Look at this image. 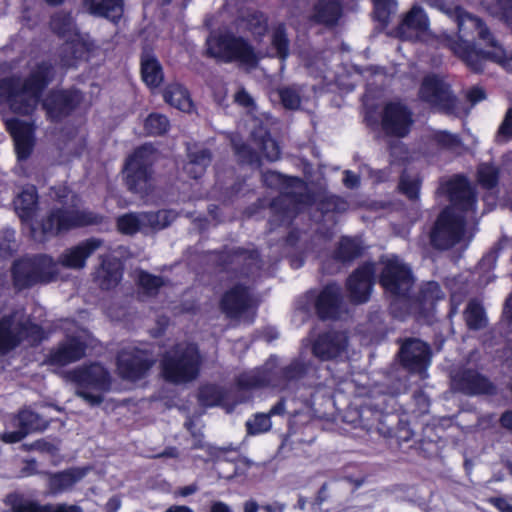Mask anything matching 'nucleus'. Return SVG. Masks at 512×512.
Listing matches in <instances>:
<instances>
[{"mask_svg": "<svg viewBox=\"0 0 512 512\" xmlns=\"http://www.w3.org/2000/svg\"><path fill=\"white\" fill-rule=\"evenodd\" d=\"M55 77V65L49 60H42L24 78H1L0 99L4 100L13 113L20 116H31L41 103L46 119L51 123H61L80 107L84 94L76 86H70L52 88L43 97Z\"/></svg>", "mask_w": 512, "mask_h": 512, "instance_id": "f257e3e1", "label": "nucleus"}, {"mask_svg": "<svg viewBox=\"0 0 512 512\" xmlns=\"http://www.w3.org/2000/svg\"><path fill=\"white\" fill-rule=\"evenodd\" d=\"M442 43L474 73L484 71L486 60L498 64L508 60L486 23L470 13L458 17L457 36L445 35Z\"/></svg>", "mask_w": 512, "mask_h": 512, "instance_id": "f03ea898", "label": "nucleus"}, {"mask_svg": "<svg viewBox=\"0 0 512 512\" xmlns=\"http://www.w3.org/2000/svg\"><path fill=\"white\" fill-rule=\"evenodd\" d=\"M400 406L393 395L382 394L369 403L360 406L358 417L368 431L376 430L384 438H395L401 445L413 438L409 422L398 413Z\"/></svg>", "mask_w": 512, "mask_h": 512, "instance_id": "7ed1b4c3", "label": "nucleus"}, {"mask_svg": "<svg viewBox=\"0 0 512 512\" xmlns=\"http://www.w3.org/2000/svg\"><path fill=\"white\" fill-rule=\"evenodd\" d=\"M158 150L151 143L136 147L125 159L122 178L126 189L140 198L150 196L155 190V165Z\"/></svg>", "mask_w": 512, "mask_h": 512, "instance_id": "20e7f679", "label": "nucleus"}, {"mask_svg": "<svg viewBox=\"0 0 512 512\" xmlns=\"http://www.w3.org/2000/svg\"><path fill=\"white\" fill-rule=\"evenodd\" d=\"M58 274L57 262L46 253L25 254L11 265L12 285L17 291L49 284Z\"/></svg>", "mask_w": 512, "mask_h": 512, "instance_id": "39448f33", "label": "nucleus"}, {"mask_svg": "<svg viewBox=\"0 0 512 512\" xmlns=\"http://www.w3.org/2000/svg\"><path fill=\"white\" fill-rule=\"evenodd\" d=\"M202 356L194 344L175 345L165 352L160 361L163 379L171 384H186L200 374Z\"/></svg>", "mask_w": 512, "mask_h": 512, "instance_id": "423d86ee", "label": "nucleus"}, {"mask_svg": "<svg viewBox=\"0 0 512 512\" xmlns=\"http://www.w3.org/2000/svg\"><path fill=\"white\" fill-rule=\"evenodd\" d=\"M378 283L384 295L389 299V313L394 317L393 304L401 306L408 294L412 292L415 277L411 267L397 256L383 262L378 276Z\"/></svg>", "mask_w": 512, "mask_h": 512, "instance_id": "0eeeda50", "label": "nucleus"}, {"mask_svg": "<svg viewBox=\"0 0 512 512\" xmlns=\"http://www.w3.org/2000/svg\"><path fill=\"white\" fill-rule=\"evenodd\" d=\"M207 55L224 63L239 62L251 68L257 67L260 61L247 39L229 31L219 33L208 41Z\"/></svg>", "mask_w": 512, "mask_h": 512, "instance_id": "6e6552de", "label": "nucleus"}, {"mask_svg": "<svg viewBox=\"0 0 512 512\" xmlns=\"http://www.w3.org/2000/svg\"><path fill=\"white\" fill-rule=\"evenodd\" d=\"M104 216L88 210L52 208L40 221V230L44 238L56 237L74 228L100 225Z\"/></svg>", "mask_w": 512, "mask_h": 512, "instance_id": "1a4fd4ad", "label": "nucleus"}, {"mask_svg": "<svg viewBox=\"0 0 512 512\" xmlns=\"http://www.w3.org/2000/svg\"><path fill=\"white\" fill-rule=\"evenodd\" d=\"M444 298L441 286L436 281L423 283L416 294L411 292L401 306L393 304L395 319L404 321L409 316L426 319L434 314L438 301Z\"/></svg>", "mask_w": 512, "mask_h": 512, "instance_id": "9d476101", "label": "nucleus"}, {"mask_svg": "<svg viewBox=\"0 0 512 512\" xmlns=\"http://www.w3.org/2000/svg\"><path fill=\"white\" fill-rule=\"evenodd\" d=\"M70 378L78 387V395L92 406L100 405L104 398L101 394H94L90 390L106 392L111 386L108 370L98 362L75 368L70 372Z\"/></svg>", "mask_w": 512, "mask_h": 512, "instance_id": "9b49d317", "label": "nucleus"}, {"mask_svg": "<svg viewBox=\"0 0 512 512\" xmlns=\"http://www.w3.org/2000/svg\"><path fill=\"white\" fill-rule=\"evenodd\" d=\"M14 316L4 315L0 318V354L8 353L26 341L36 347L45 339V331L40 324L30 319L19 321L13 330Z\"/></svg>", "mask_w": 512, "mask_h": 512, "instance_id": "f8f14e48", "label": "nucleus"}, {"mask_svg": "<svg viewBox=\"0 0 512 512\" xmlns=\"http://www.w3.org/2000/svg\"><path fill=\"white\" fill-rule=\"evenodd\" d=\"M466 216L453 207H444L429 233L430 244L437 250H447L459 243L464 235Z\"/></svg>", "mask_w": 512, "mask_h": 512, "instance_id": "ddd939ff", "label": "nucleus"}, {"mask_svg": "<svg viewBox=\"0 0 512 512\" xmlns=\"http://www.w3.org/2000/svg\"><path fill=\"white\" fill-rule=\"evenodd\" d=\"M419 97L439 113L455 115L458 112L459 99L450 86L436 75L424 77L419 88Z\"/></svg>", "mask_w": 512, "mask_h": 512, "instance_id": "4468645a", "label": "nucleus"}, {"mask_svg": "<svg viewBox=\"0 0 512 512\" xmlns=\"http://www.w3.org/2000/svg\"><path fill=\"white\" fill-rule=\"evenodd\" d=\"M400 348L397 354L401 367L410 374L422 375L432 361L430 345L414 337L399 339Z\"/></svg>", "mask_w": 512, "mask_h": 512, "instance_id": "2eb2a0df", "label": "nucleus"}, {"mask_svg": "<svg viewBox=\"0 0 512 512\" xmlns=\"http://www.w3.org/2000/svg\"><path fill=\"white\" fill-rule=\"evenodd\" d=\"M155 361L147 350L133 347L122 349L117 354L116 364L120 377L128 381L143 379Z\"/></svg>", "mask_w": 512, "mask_h": 512, "instance_id": "dca6fc26", "label": "nucleus"}, {"mask_svg": "<svg viewBox=\"0 0 512 512\" xmlns=\"http://www.w3.org/2000/svg\"><path fill=\"white\" fill-rule=\"evenodd\" d=\"M446 192L450 205L457 213H469L477 210L478 196L476 189L471 185L468 178L463 174H457L449 179L446 184Z\"/></svg>", "mask_w": 512, "mask_h": 512, "instance_id": "f3484780", "label": "nucleus"}, {"mask_svg": "<svg viewBox=\"0 0 512 512\" xmlns=\"http://www.w3.org/2000/svg\"><path fill=\"white\" fill-rule=\"evenodd\" d=\"M413 125L411 110L400 102H388L381 113V128L389 137H406Z\"/></svg>", "mask_w": 512, "mask_h": 512, "instance_id": "a211bd4d", "label": "nucleus"}, {"mask_svg": "<svg viewBox=\"0 0 512 512\" xmlns=\"http://www.w3.org/2000/svg\"><path fill=\"white\" fill-rule=\"evenodd\" d=\"M307 193L284 191L273 198L270 203L271 216L269 224L271 229L290 225L297 214V206L306 202Z\"/></svg>", "mask_w": 512, "mask_h": 512, "instance_id": "6ab92c4d", "label": "nucleus"}, {"mask_svg": "<svg viewBox=\"0 0 512 512\" xmlns=\"http://www.w3.org/2000/svg\"><path fill=\"white\" fill-rule=\"evenodd\" d=\"M375 283V265L367 261L359 265L346 279V290L353 304L369 301Z\"/></svg>", "mask_w": 512, "mask_h": 512, "instance_id": "aec40b11", "label": "nucleus"}, {"mask_svg": "<svg viewBox=\"0 0 512 512\" xmlns=\"http://www.w3.org/2000/svg\"><path fill=\"white\" fill-rule=\"evenodd\" d=\"M452 384L457 392L467 396L497 394L496 385L485 375L473 368H464L452 378Z\"/></svg>", "mask_w": 512, "mask_h": 512, "instance_id": "412c9836", "label": "nucleus"}, {"mask_svg": "<svg viewBox=\"0 0 512 512\" xmlns=\"http://www.w3.org/2000/svg\"><path fill=\"white\" fill-rule=\"evenodd\" d=\"M6 129L13 138L17 161H27L36 144L34 123L11 118L6 121Z\"/></svg>", "mask_w": 512, "mask_h": 512, "instance_id": "4be33fe9", "label": "nucleus"}, {"mask_svg": "<svg viewBox=\"0 0 512 512\" xmlns=\"http://www.w3.org/2000/svg\"><path fill=\"white\" fill-rule=\"evenodd\" d=\"M343 295L336 282L327 283L314 301L315 314L321 321L338 320L343 312Z\"/></svg>", "mask_w": 512, "mask_h": 512, "instance_id": "5701e85b", "label": "nucleus"}, {"mask_svg": "<svg viewBox=\"0 0 512 512\" xmlns=\"http://www.w3.org/2000/svg\"><path fill=\"white\" fill-rule=\"evenodd\" d=\"M87 348V343L81 337L67 335L57 346L50 349L46 362L52 366H67L83 359Z\"/></svg>", "mask_w": 512, "mask_h": 512, "instance_id": "b1692460", "label": "nucleus"}, {"mask_svg": "<svg viewBox=\"0 0 512 512\" xmlns=\"http://www.w3.org/2000/svg\"><path fill=\"white\" fill-rule=\"evenodd\" d=\"M13 426L17 429L4 432L2 435V440L5 443L15 444L32 432L44 431L48 428L49 421L30 409H23L13 419Z\"/></svg>", "mask_w": 512, "mask_h": 512, "instance_id": "393cba45", "label": "nucleus"}, {"mask_svg": "<svg viewBox=\"0 0 512 512\" xmlns=\"http://www.w3.org/2000/svg\"><path fill=\"white\" fill-rule=\"evenodd\" d=\"M348 338L338 331L320 333L312 344V354L322 360H332L340 356L347 348Z\"/></svg>", "mask_w": 512, "mask_h": 512, "instance_id": "a878e982", "label": "nucleus"}, {"mask_svg": "<svg viewBox=\"0 0 512 512\" xmlns=\"http://www.w3.org/2000/svg\"><path fill=\"white\" fill-rule=\"evenodd\" d=\"M94 45L85 40L79 31H75L60 48V61L65 67H77L80 61H88Z\"/></svg>", "mask_w": 512, "mask_h": 512, "instance_id": "bb28decb", "label": "nucleus"}, {"mask_svg": "<svg viewBox=\"0 0 512 512\" xmlns=\"http://www.w3.org/2000/svg\"><path fill=\"white\" fill-rule=\"evenodd\" d=\"M103 244V240L95 237L85 239L75 246L67 248L60 256L59 263L69 269H83L87 259Z\"/></svg>", "mask_w": 512, "mask_h": 512, "instance_id": "cd10ccee", "label": "nucleus"}, {"mask_svg": "<svg viewBox=\"0 0 512 512\" xmlns=\"http://www.w3.org/2000/svg\"><path fill=\"white\" fill-rule=\"evenodd\" d=\"M249 288L237 283L226 290L220 299V308L228 317H238L249 308Z\"/></svg>", "mask_w": 512, "mask_h": 512, "instance_id": "c85d7f7f", "label": "nucleus"}, {"mask_svg": "<svg viewBox=\"0 0 512 512\" xmlns=\"http://www.w3.org/2000/svg\"><path fill=\"white\" fill-rule=\"evenodd\" d=\"M38 192L34 185H26L14 197L13 207L21 223H32L38 209Z\"/></svg>", "mask_w": 512, "mask_h": 512, "instance_id": "c756f323", "label": "nucleus"}, {"mask_svg": "<svg viewBox=\"0 0 512 512\" xmlns=\"http://www.w3.org/2000/svg\"><path fill=\"white\" fill-rule=\"evenodd\" d=\"M140 75L150 89L158 88L164 82L163 67L152 51L144 49L140 54Z\"/></svg>", "mask_w": 512, "mask_h": 512, "instance_id": "7c9ffc66", "label": "nucleus"}, {"mask_svg": "<svg viewBox=\"0 0 512 512\" xmlns=\"http://www.w3.org/2000/svg\"><path fill=\"white\" fill-rule=\"evenodd\" d=\"M429 27V21L424 9L414 5L402 18L396 27L397 35L402 40L412 37L410 31L425 32Z\"/></svg>", "mask_w": 512, "mask_h": 512, "instance_id": "2f4dec72", "label": "nucleus"}, {"mask_svg": "<svg viewBox=\"0 0 512 512\" xmlns=\"http://www.w3.org/2000/svg\"><path fill=\"white\" fill-rule=\"evenodd\" d=\"M311 369V364L301 359H293L275 373V385L282 389L298 383L305 378Z\"/></svg>", "mask_w": 512, "mask_h": 512, "instance_id": "473e14b6", "label": "nucleus"}, {"mask_svg": "<svg viewBox=\"0 0 512 512\" xmlns=\"http://www.w3.org/2000/svg\"><path fill=\"white\" fill-rule=\"evenodd\" d=\"M364 251L365 247L359 238L343 235L332 251V258L343 265L350 264L362 257Z\"/></svg>", "mask_w": 512, "mask_h": 512, "instance_id": "72a5a7b5", "label": "nucleus"}, {"mask_svg": "<svg viewBox=\"0 0 512 512\" xmlns=\"http://www.w3.org/2000/svg\"><path fill=\"white\" fill-rule=\"evenodd\" d=\"M83 6L90 15L118 23L124 12L123 0H83Z\"/></svg>", "mask_w": 512, "mask_h": 512, "instance_id": "f704fd0d", "label": "nucleus"}, {"mask_svg": "<svg viewBox=\"0 0 512 512\" xmlns=\"http://www.w3.org/2000/svg\"><path fill=\"white\" fill-rule=\"evenodd\" d=\"M123 277L121 263L115 258L102 257L100 267L96 271L95 281L102 290L115 288Z\"/></svg>", "mask_w": 512, "mask_h": 512, "instance_id": "c9c22d12", "label": "nucleus"}, {"mask_svg": "<svg viewBox=\"0 0 512 512\" xmlns=\"http://www.w3.org/2000/svg\"><path fill=\"white\" fill-rule=\"evenodd\" d=\"M47 486L52 494H59L73 487L85 476L81 468H68L58 472H45Z\"/></svg>", "mask_w": 512, "mask_h": 512, "instance_id": "e433bc0d", "label": "nucleus"}, {"mask_svg": "<svg viewBox=\"0 0 512 512\" xmlns=\"http://www.w3.org/2000/svg\"><path fill=\"white\" fill-rule=\"evenodd\" d=\"M313 10V21L327 27L335 26L343 13L342 4L339 0H318Z\"/></svg>", "mask_w": 512, "mask_h": 512, "instance_id": "4c0bfd02", "label": "nucleus"}, {"mask_svg": "<svg viewBox=\"0 0 512 512\" xmlns=\"http://www.w3.org/2000/svg\"><path fill=\"white\" fill-rule=\"evenodd\" d=\"M261 181L263 186L274 190L294 188L303 184V180L298 176H289L274 170L262 171Z\"/></svg>", "mask_w": 512, "mask_h": 512, "instance_id": "58836bf2", "label": "nucleus"}, {"mask_svg": "<svg viewBox=\"0 0 512 512\" xmlns=\"http://www.w3.org/2000/svg\"><path fill=\"white\" fill-rule=\"evenodd\" d=\"M226 397V390L214 383L202 384L198 388V402L201 406L205 408L223 405Z\"/></svg>", "mask_w": 512, "mask_h": 512, "instance_id": "ea45409f", "label": "nucleus"}, {"mask_svg": "<svg viewBox=\"0 0 512 512\" xmlns=\"http://www.w3.org/2000/svg\"><path fill=\"white\" fill-rule=\"evenodd\" d=\"M163 98L181 111H189L193 105L188 90L180 84H169L163 91Z\"/></svg>", "mask_w": 512, "mask_h": 512, "instance_id": "a19ab883", "label": "nucleus"}, {"mask_svg": "<svg viewBox=\"0 0 512 512\" xmlns=\"http://www.w3.org/2000/svg\"><path fill=\"white\" fill-rule=\"evenodd\" d=\"M4 503L10 508L11 512H48L46 504H40L35 500L25 499L24 496L17 492L9 493Z\"/></svg>", "mask_w": 512, "mask_h": 512, "instance_id": "79ce46f5", "label": "nucleus"}, {"mask_svg": "<svg viewBox=\"0 0 512 512\" xmlns=\"http://www.w3.org/2000/svg\"><path fill=\"white\" fill-rule=\"evenodd\" d=\"M479 185L486 190H492L499 184L500 171L491 163H481L476 172Z\"/></svg>", "mask_w": 512, "mask_h": 512, "instance_id": "37998d69", "label": "nucleus"}, {"mask_svg": "<svg viewBox=\"0 0 512 512\" xmlns=\"http://www.w3.org/2000/svg\"><path fill=\"white\" fill-rule=\"evenodd\" d=\"M464 318L467 327L470 330H480L486 326V315L483 306L476 302L470 301L465 309Z\"/></svg>", "mask_w": 512, "mask_h": 512, "instance_id": "c03bdc74", "label": "nucleus"}, {"mask_svg": "<svg viewBox=\"0 0 512 512\" xmlns=\"http://www.w3.org/2000/svg\"><path fill=\"white\" fill-rule=\"evenodd\" d=\"M271 45L276 50V55L280 60H286L289 56L290 40L287 35L284 23H279L272 32Z\"/></svg>", "mask_w": 512, "mask_h": 512, "instance_id": "a18cd8bd", "label": "nucleus"}, {"mask_svg": "<svg viewBox=\"0 0 512 512\" xmlns=\"http://www.w3.org/2000/svg\"><path fill=\"white\" fill-rule=\"evenodd\" d=\"M169 129L168 117L160 113H150L144 121V130L148 136H163Z\"/></svg>", "mask_w": 512, "mask_h": 512, "instance_id": "49530a36", "label": "nucleus"}, {"mask_svg": "<svg viewBox=\"0 0 512 512\" xmlns=\"http://www.w3.org/2000/svg\"><path fill=\"white\" fill-rule=\"evenodd\" d=\"M143 218L148 226L153 229L161 230L172 224L176 218V214L172 210L162 209L155 212H146L143 214Z\"/></svg>", "mask_w": 512, "mask_h": 512, "instance_id": "de8ad7c7", "label": "nucleus"}, {"mask_svg": "<svg viewBox=\"0 0 512 512\" xmlns=\"http://www.w3.org/2000/svg\"><path fill=\"white\" fill-rule=\"evenodd\" d=\"M236 384L241 390H252L269 386L270 379L260 372L243 373L237 377Z\"/></svg>", "mask_w": 512, "mask_h": 512, "instance_id": "09e8293b", "label": "nucleus"}, {"mask_svg": "<svg viewBox=\"0 0 512 512\" xmlns=\"http://www.w3.org/2000/svg\"><path fill=\"white\" fill-rule=\"evenodd\" d=\"M244 251L240 255L243 264L241 268V274L245 277H249L255 271L260 270L262 267V258L257 248L248 249L244 247Z\"/></svg>", "mask_w": 512, "mask_h": 512, "instance_id": "8fccbe9b", "label": "nucleus"}, {"mask_svg": "<svg viewBox=\"0 0 512 512\" xmlns=\"http://www.w3.org/2000/svg\"><path fill=\"white\" fill-rule=\"evenodd\" d=\"M374 19L383 26L388 25L392 14L396 11V0H372Z\"/></svg>", "mask_w": 512, "mask_h": 512, "instance_id": "3c124183", "label": "nucleus"}, {"mask_svg": "<svg viewBox=\"0 0 512 512\" xmlns=\"http://www.w3.org/2000/svg\"><path fill=\"white\" fill-rule=\"evenodd\" d=\"M137 285L143 289L146 295L155 296L164 285V281L161 276L141 270L138 274Z\"/></svg>", "mask_w": 512, "mask_h": 512, "instance_id": "603ef678", "label": "nucleus"}, {"mask_svg": "<svg viewBox=\"0 0 512 512\" xmlns=\"http://www.w3.org/2000/svg\"><path fill=\"white\" fill-rule=\"evenodd\" d=\"M73 18L70 13L60 12L51 17L50 27L59 38L70 35L73 29Z\"/></svg>", "mask_w": 512, "mask_h": 512, "instance_id": "864d4df0", "label": "nucleus"}, {"mask_svg": "<svg viewBox=\"0 0 512 512\" xmlns=\"http://www.w3.org/2000/svg\"><path fill=\"white\" fill-rule=\"evenodd\" d=\"M249 31L258 38H263L268 32V17L261 11H254L246 19Z\"/></svg>", "mask_w": 512, "mask_h": 512, "instance_id": "5fc2aeb1", "label": "nucleus"}, {"mask_svg": "<svg viewBox=\"0 0 512 512\" xmlns=\"http://www.w3.org/2000/svg\"><path fill=\"white\" fill-rule=\"evenodd\" d=\"M233 148L235 156L240 164L261 165L259 154L248 144L244 142L234 143Z\"/></svg>", "mask_w": 512, "mask_h": 512, "instance_id": "6e6d98bb", "label": "nucleus"}, {"mask_svg": "<svg viewBox=\"0 0 512 512\" xmlns=\"http://www.w3.org/2000/svg\"><path fill=\"white\" fill-rule=\"evenodd\" d=\"M398 189L400 193L405 195L409 200H418L421 189V180L419 178H410L408 175L402 174L399 179Z\"/></svg>", "mask_w": 512, "mask_h": 512, "instance_id": "4d7b16f0", "label": "nucleus"}, {"mask_svg": "<svg viewBox=\"0 0 512 512\" xmlns=\"http://www.w3.org/2000/svg\"><path fill=\"white\" fill-rule=\"evenodd\" d=\"M117 230L124 235H134L141 228V221L134 213H126L117 218Z\"/></svg>", "mask_w": 512, "mask_h": 512, "instance_id": "13d9d810", "label": "nucleus"}, {"mask_svg": "<svg viewBox=\"0 0 512 512\" xmlns=\"http://www.w3.org/2000/svg\"><path fill=\"white\" fill-rule=\"evenodd\" d=\"M433 142L442 149L453 150L462 145L460 137L449 131H437L432 136Z\"/></svg>", "mask_w": 512, "mask_h": 512, "instance_id": "bf43d9fd", "label": "nucleus"}, {"mask_svg": "<svg viewBox=\"0 0 512 512\" xmlns=\"http://www.w3.org/2000/svg\"><path fill=\"white\" fill-rule=\"evenodd\" d=\"M212 161V153L209 149L203 148L198 151L188 153V162L190 164L198 165V175H204L207 167Z\"/></svg>", "mask_w": 512, "mask_h": 512, "instance_id": "052dcab7", "label": "nucleus"}, {"mask_svg": "<svg viewBox=\"0 0 512 512\" xmlns=\"http://www.w3.org/2000/svg\"><path fill=\"white\" fill-rule=\"evenodd\" d=\"M280 102L288 110H296L300 107L301 98L298 92L290 87H284L278 91Z\"/></svg>", "mask_w": 512, "mask_h": 512, "instance_id": "680f3d73", "label": "nucleus"}, {"mask_svg": "<svg viewBox=\"0 0 512 512\" xmlns=\"http://www.w3.org/2000/svg\"><path fill=\"white\" fill-rule=\"evenodd\" d=\"M285 505L279 502L258 505L256 501L249 500L244 504V512H284Z\"/></svg>", "mask_w": 512, "mask_h": 512, "instance_id": "e2e57ef3", "label": "nucleus"}, {"mask_svg": "<svg viewBox=\"0 0 512 512\" xmlns=\"http://www.w3.org/2000/svg\"><path fill=\"white\" fill-rule=\"evenodd\" d=\"M247 431L250 434L266 432L271 427L269 414H256L253 423L247 422Z\"/></svg>", "mask_w": 512, "mask_h": 512, "instance_id": "0e129e2a", "label": "nucleus"}, {"mask_svg": "<svg viewBox=\"0 0 512 512\" xmlns=\"http://www.w3.org/2000/svg\"><path fill=\"white\" fill-rule=\"evenodd\" d=\"M500 248H492L490 251L485 253L477 264V268L481 272H490L495 266L499 256Z\"/></svg>", "mask_w": 512, "mask_h": 512, "instance_id": "69168bd1", "label": "nucleus"}, {"mask_svg": "<svg viewBox=\"0 0 512 512\" xmlns=\"http://www.w3.org/2000/svg\"><path fill=\"white\" fill-rule=\"evenodd\" d=\"M261 149L269 161H276L281 156V149L278 143L271 137L263 138Z\"/></svg>", "mask_w": 512, "mask_h": 512, "instance_id": "338daca9", "label": "nucleus"}, {"mask_svg": "<svg viewBox=\"0 0 512 512\" xmlns=\"http://www.w3.org/2000/svg\"><path fill=\"white\" fill-rule=\"evenodd\" d=\"M347 202L339 196H329L321 201L322 208L327 212H341L345 210Z\"/></svg>", "mask_w": 512, "mask_h": 512, "instance_id": "774afa93", "label": "nucleus"}]
</instances>
